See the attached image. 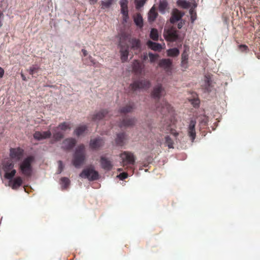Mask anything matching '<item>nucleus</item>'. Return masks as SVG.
<instances>
[{
    "mask_svg": "<svg viewBox=\"0 0 260 260\" xmlns=\"http://www.w3.org/2000/svg\"><path fill=\"white\" fill-rule=\"evenodd\" d=\"M86 159L85 148L83 144L79 145L76 149L72 160L73 165L79 168L83 164Z\"/></svg>",
    "mask_w": 260,
    "mask_h": 260,
    "instance_id": "nucleus-1",
    "label": "nucleus"
},
{
    "mask_svg": "<svg viewBox=\"0 0 260 260\" xmlns=\"http://www.w3.org/2000/svg\"><path fill=\"white\" fill-rule=\"evenodd\" d=\"M35 160V157L32 155L25 158L20 164L19 169L21 174L26 176H31L32 173V163Z\"/></svg>",
    "mask_w": 260,
    "mask_h": 260,
    "instance_id": "nucleus-2",
    "label": "nucleus"
},
{
    "mask_svg": "<svg viewBox=\"0 0 260 260\" xmlns=\"http://www.w3.org/2000/svg\"><path fill=\"white\" fill-rule=\"evenodd\" d=\"M122 160V166L126 167L125 169H129L131 171L132 174H133L134 169L133 166L135 162V157L134 154L131 152L124 151L120 155Z\"/></svg>",
    "mask_w": 260,
    "mask_h": 260,
    "instance_id": "nucleus-3",
    "label": "nucleus"
},
{
    "mask_svg": "<svg viewBox=\"0 0 260 260\" xmlns=\"http://www.w3.org/2000/svg\"><path fill=\"white\" fill-rule=\"evenodd\" d=\"M79 176L82 178H87L89 181L96 180L99 178L98 172L94 170L93 166H90L83 170Z\"/></svg>",
    "mask_w": 260,
    "mask_h": 260,
    "instance_id": "nucleus-4",
    "label": "nucleus"
},
{
    "mask_svg": "<svg viewBox=\"0 0 260 260\" xmlns=\"http://www.w3.org/2000/svg\"><path fill=\"white\" fill-rule=\"evenodd\" d=\"M150 85L149 81L144 79L134 82L130 84L129 88L134 92L139 89H148L150 87Z\"/></svg>",
    "mask_w": 260,
    "mask_h": 260,
    "instance_id": "nucleus-5",
    "label": "nucleus"
},
{
    "mask_svg": "<svg viewBox=\"0 0 260 260\" xmlns=\"http://www.w3.org/2000/svg\"><path fill=\"white\" fill-rule=\"evenodd\" d=\"M164 36L167 41L174 42L178 38V34L176 28L171 27L167 29H165Z\"/></svg>",
    "mask_w": 260,
    "mask_h": 260,
    "instance_id": "nucleus-6",
    "label": "nucleus"
},
{
    "mask_svg": "<svg viewBox=\"0 0 260 260\" xmlns=\"http://www.w3.org/2000/svg\"><path fill=\"white\" fill-rule=\"evenodd\" d=\"M119 4L121 7V13L122 14V23L125 24L127 23L129 18L127 8L128 1L120 0Z\"/></svg>",
    "mask_w": 260,
    "mask_h": 260,
    "instance_id": "nucleus-7",
    "label": "nucleus"
},
{
    "mask_svg": "<svg viewBox=\"0 0 260 260\" xmlns=\"http://www.w3.org/2000/svg\"><path fill=\"white\" fill-rule=\"evenodd\" d=\"M24 154V150L20 147L11 148L10 150V156L11 158L16 161L21 160Z\"/></svg>",
    "mask_w": 260,
    "mask_h": 260,
    "instance_id": "nucleus-8",
    "label": "nucleus"
},
{
    "mask_svg": "<svg viewBox=\"0 0 260 260\" xmlns=\"http://www.w3.org/2000/svg\"><path fill=\"white\" fill-rule=\"evenodd\" d=\"M156 110L162 115L166 116L172 111V107L166 101L163 100L160 104L157 105Z\"/></svg>",
    "mask_w": 260,
    "mask_h": 260,
    "instance_id": "nucleus-9",
    "label": "nucleus"
},
{
    "mask_svg": "<svg viewBox=\"0 0 260 260\" xmlns=\"http://www.w3.org/2000/svg\"><path fill=\"white\" fill-rule=\"evenodd\" d=\"M136 122V119L134 117H125L118 123V126L121 127H128L133 126Z\"/></svg>",
    "mask_w": 260,
    "mask_h": 260,
    "instance_id": "nucleus-10",
    "label": "nucleus"
},
{
    "mask_svg": "<svg viewBox=\"0 0 260 260\" xmlns=\"http://www.w3.org/2000/svg\"><path fill=\"white\" fill-rule=\"evenodd\" d=\"M76 143L77 141L75 139L67 138L63 141L61 147L64 150H70L76 145Z\"/></svg>",
    "mask_w": 260,
    "mask_h": 260,
    "instance_id": "nucleus-11",
    "label": "nucleus"
},
{
    "mask_svg": "<svg viewBox=\"0 0 260 260\" xmlns=\"http://www.w3.org/2000/svg\"><path fill=\"white\" fill-rule=\"evenodd\" d=\"M196 121L194 120H191L187 128V134L192 142H193L196 137Z\"/></svg>",
    "mask_w": 260,
    "mask_h": 260,
    "instance_id": "nucleus-12",
    "label": "nucleus"
},
{
    "mask_svg": "<svg viewBox=\"0 0 260 260\" xmlns=\"http://www.w3.org/2000/svg\"><path fill=\"white\" fill-rule=\"evenodd\" d=\"M100 163L102 168L107 171L111 170L113 166L112 161L104 156L101 157Z\"/></svg>",
    "mask_w": 260,
    "mask_h": 260,
    "instance_id": "nucleus-13",
    "label": "nucleus"
},
{
    "mask_svg": "<svg viewBox=\"0 0 260 260\" xmlns=\"http://www.w3.org/2000/svg\"><path fill=\"white\" fill-rule=\"evenodd\" d=\"M144 64L141 62L140 61L138 60H135L132 64V69L133 71L136 74L138 75H141L143 70H144Z\"/></svg>",
    "mask_w": 260,
    "mask_h": 260,
    "instance_id": "nucleus-14",
    "label": "nucleus"
},
{
    "mask_svg": "<svg viewBox=\"0 0 260 260\" xmlns=\"http://www.w3.org/2000/svg\"><path fill=\"white\" fill-rule=\"evenodd\" d=\"M165 89L161 84H158L154 88L151 93L152 96L156 99H159Z\"/></svg>",
    "mask_w": 260,
    "mask_h": 260,
    "instance_id": "nucleus-15",
    "label": "nucleus"
},
{
    "mask_svg": "<svg viewBox=\"0 0 260 260\" xmlns=\"http://www.w3.org/2000/svg\"><path fill=\"white\" fill-rule=\"evenodd\" d=\"M33 136L35 139L40 141L50 138L51 133L50 131L42 132L37 131L34 134Z\"/></svg>",
    "mask_w": 260,
    "mask_h": 260,
    "instance_id": "nucleus-16",
    "label": "nucleus"
},
{
    "mask_svg": "<svg viewBox=\"0 0 260 260\" xmlns=\"http://www.w3.org/2000/svg\"><path fill=\"white\" fill-rule=\"evenodd\" d=\"M183 14L177 9H174L172 13V16L170 18V21L171 23L174 24L176 22L179 21L183 16Z\"/></svg>",
    "mask_w": 260,
    "mask_h": 260,
    "instance_id": "nucleus-17",
    "label": "nucleus"
},
{
    "mask_svg": "<svg viewBox=\"0 0 260 260\" xmlns=\"http://www.w3.org/2000/svg\"><path fill=\"white\" fill-rule=\"evenodd\" d=\"M108 114V112L106 110H102L99 112L93 114L92 117V120L93 121H98L106 118Z\"/></svg>",
    "mask_w": 260,
    "mask_h": 260,
    "instance_id": "nucleus-18",
    "label": "nucleus"
},
{
    "mask_svg": "<svg viewBox=\"0 0 260 260\" xmlns=\"http://www.w3.org/2000/svg\"><path fill=\"white\" fill-rule=\"evenodd\" d=\"M135 108V104L134 103H129L126 104L125 106L121 107L119 110V112L121 114L131 113Z\"/></svg>",
    "mask_w": 260,
    "mask_h": 260,
    "instance_id": "nucleus-19",
    "label": "nucleus"
},
{
    "mask_svg": "<svg viewBox=\"0 0 260 260\" xmlns=\"http://www.w3.org/2000/svg\"><path fill=\"white\" fill-rule=\"evenodd\" d=\"M121 46L120 52L121 54V59L122 62H125L127 60L129 53L128 46L127 45L125 46H122L121 44H119Z\"/></svg>",
    "mask_w": 260,
    "mask_h": 260,
    "instance_id": "nucleus-20",
    "label": "nucleus"
},
{
    "mask_svg": "<svg viewBox=\"0 0 260 260\" xmlns=\"http://www.w3.org/2000/svg\"><path fill=\"white\" fill-rule=\"evenodd\" d=\"M104 142L102 139L98 138L90 140V147L91 148L96 149L103 145Z\"/></svg>",
    "mask_w": 260,
    "mask_h": 260,
    "instance_id": "nucleus-21",
    "label": "nucleus"
},
{
    "mask_svg": "<svg viewBox=\"0 0 260 260\" xmlns=\"http://www.w3.org/2000/svg\"><path fill=\"white\" fill-rule=\"evenodd\" d=\"M172 61L170 59H162L159 61V66L165 70H169L172 66Z\"/></svg>",
    "mask_w": 260,
    "mask_h": 260,
    "instance_id": "nucleus-22",
    "label": "nucleus"
},
{
    "mask_svg": "<svg viewBox=\"0 0 260 260\" xmlns=\"http://www.w3.org/2000/svg\"><path fill=\"white\" fill-rule=\"evenodd\" d=\"M147 45L148 48L155 51H160L162 49L161 44L153 42L150 40L147 42Z\"/></svg>",
    "mask_w": 260,
    "mask_h": 260,
    "instance_id": "nucleus-23",
    "label": "nucleus"
},
{
    "mask_svg": "<svg viewBox=\"0 0 260 260\" xmlns=\"http://www.w3.org/2000/svg\"><path fill=\"white\" fill-rule=\"evenodd\" d=\"M58 127H54L52 129L53 131V139L54 141H58L63 137V133L58 131Z\"/></svg>",
    "mask_w": 260,
    "mask_h": 260,
    "instance_id": "nucleus-24",
    "label": "nucleus"
},
{
    "mask_svg": "<svg viewBox=\"0 0 260 260\" xmlns=\"http://www.w3.org/2000/svg\"><path fill=\"white\" fill-rule=\"evenodd\" d=\"M134 21L137 27L142 28L143 27V19L140 13H137L134 16Z\"/></svg>",
    "mask_w": 260,
    "mask_h": 260,
    "instance_id": "nucleus-25",
    "label": "nucleus"
},
{
    "mask_svg": "<svg viewBox=\"0 0 260 260\" xmlns=\"http://www.w3.org/2000/svg\"><path fill=\"white\" fill-rule=\"evenodd\" d=\"M87 129V127L85 125H80L77 127L74 131V134L79 137L83 135Z\"/></svg>",
    "mask_w": 260,
    "mask_h": 260,
    "instance_id": "nucleus-26",
    "label": "nucleus"
},
{
    "mask_svg": "<svg viewBox=\"0 0 260 260\" xmlns=\"http://www.w3.org/2000/svg\"><path fill=\"white\" fill-rule=\"evenodd\" d=\"M157 13L154 7L151 8L148 13V20L149 22L154 21L157 16Z\"/></svg>",
    "mask_w": 260,
    "mask_h": 260,
    "instance_id": "nucleus-27",
    "label": "nucleus"
},
{
    "mask_svg": "<svg viewBox=\"0 0 260 260\" xmlns=\"http://www.w3.org/2000/svg\"><path fill=\"white\" fill-rule=\"evenodd\" d=\"M129 43L133 49H139L141 48V43L139 39L133 38L129 41Z\"/></svg>",
    "mask_w": 260,
    "mask_h": 260,
    "instance_id": "nucleus-28",
    "label": "nucleus"
},
{
    "mask_svg": "<svg viewBox=\"0 0 260 260\" xmlns=\"http://www.w3.org/2000/svg\"><path fill=\"white\" fill-rule=\"evenodd\" d=\"M125 140V133H122L117 134V138H116L115 142L117 145L122 146L124 144V140Z\"/></svg>",
    "mask_w": 260,
    "mask_h": 260,
    "instance_id": "nucleus-29",
    "label": "nucleus"
},
{
    "mask_svg": "<svg viewBox=\"0 0 260 260\" xmlns=\"http://www.w3.org/2000/svg\"><path fill=\"white\" fill-rule=\"evenodd\" d=\"M164 144L165 146H167L169 149L174 148V141L169 136H166L165 137Z\"/></svg>",
    "mask_w": 260,
    "mask_h": 260,
    "instance_id": "nucleus-30",
    "label": "nucleus"
},
{
    "mask_svg": "<svg viewBox=\"0 0 260 260\" xmlns=\"http://www.w3.org/2000/svg\"><path fill=\"white\" fill-rule=\"evenodd\" d=\"M22 184V180L20 177H17L13 180L12 188L16 189L20 187Z\"/></svg>",
    "mask_w": 260,
    "mask_h": 260,
    "instance_id": "nucleus-31",
    "label": "nucleus"
},
{
    "mask_svg": "<svg viewBox=\"0 0 260 260\" xmlns=\"http://www.w3.org/2000/svg\"><path fill=\"white\" fill-rule=\"evenodd\" d=\"M188 62V54L187 52L184 51L181 55V66L184 68H187Z\"/></svg>",
    "mask_w": 260,
    "mask_h": 260,
    "instance_id": "nucleus-32",
    "label": "nucleus"
},
{
    "mask_svg": "<svg viewBox=\"0 0 260 260\" xmlns=\"http://www.w3.org/2000/svg\"><path fill=\"white\" fill-rule=\"evenodd\" d=\"M168 3L166 0H162L160 1L159 5V11L162 13H164L165 12V10L168 7Z\"/></svg>",
    "mask_w": 260,
    "mask_h": 260,
    "instance_id": "nucleus-33",
    "label": "nucleus"
},
{
    "mask_svg": "<svg viewBox=\"0 0 260 260\" xmlns=\"http://www.w3.org/2000/svg\"><path fill=\"white\" fill-rule=\"evenodd\" d=\"M167 54L169 56H177L179 54V51L176 48L170 49L167 51Z\"/></svg>",
    "mask_w": 260,
    "mask_h": 260,
    "instance_id": "nucleus-34",
    "label": "nucleus"
},
{
    "mask_svg": "<svg viewBox=\"0 0 260 260\" xmlns=\"http://www.w3.org/2000/svg\"><path fill=\"white\" fill-rule=\"evenodd\" d=\"M150 37L154 41L158 40V32L156 28H152L150 34Z\"/></svg>",
    "mask_w": 260,
    "mask_h": 260,
    "instance_id": "nucleus-35",
    "label": "nucleus"
},
{
    "mask_svg": "<svg viewBox=\"0 0 260 260\" xmlns=\"http://www.w3.org/2000/svg\"><path fill=\"white\" fill-rule=\"evenodd\" d=\"M177 4L179 6H180L184 9H188L190 6V3L185 0H178L177 1Z\"/></svg>",
    "mask_w": 260,
    "mask_h": 260,
    "instance_id": "nucleus-36",
    "label": "nucleus"
},
{
    "mask_svg": "<svg viewBox=\"0 0 260 260\" xmlns=\"http://www.w3.org/2000/svg\"><path fill=\"white\" fill-rule=\"evenodd\" d=\"M60 184L61 186L64 188H67L70 185V181L69 178L67 177H62L60 179Z\"/></svg>",
    "mask_w": 260,
    "mask_h": 260,
    "instance_id": "nucleus-37",
    "label": "nucleus"
},
{
    "mask_svg": "<svg viewBox=\"0 0 260 260\" xmlns=\"http://www.w3.org/2000/svg\"><path fill=\"white\" fill-rule=\"evenodd\" d=\"M113 3V0H104L101 2L102 7L103 9L110 8Z\"/></svg>",
    "mask_w": 260,
    "mask_h": 260,
    "instance_id": "nucleus-38",
    "label": "nucleus"
},
{
    "mask_svg": "<svg viewBox=\"0 0 260 260\" xmlns=\"http://www.w3.org/2000/svg\"><path fill=\"white\" fill-rule=\"evenodd\" d=\"M39 70L40 67L38 66L32 65L27 71L30 75L33 76L36 73H37Z\"/></svg>",
    "mask_w": 260,
    "mask_h": 260,
    "instance_id": "nucleus-39",
    "label": "nucleus"
},
{
    "mask_svg": "<svg viewBox=\"0 0 260 260\" xmlns=\"http://www.w3.org/2000/svg\"><path fill=\"white\" fill-rule=\"evenodd\" d=\"M57 127H58V128H60L64 131H66L67 129H70L71 128L70 124L66 122H63L60 123Z\"/></svg>",
    "mask_w": 260,
    "mask_h": 260,
    "instance_id": "nucleus-40",
    "label": "nucleus"
},
{
    "mask_svg": "<svg viewBox=\"0 0 260 260\" xmlns=\"http://www.w3.org/2000/svg\"><path fill=\"white\" fill-rule=\"evenodd\" d=\"M205 86L206 89L208 91H209L210 90V87L211 84V80L210 77L205 76Z\"/></svg>",
    "mask_w": 260,
    "mask_h": 260,
    "instance_id": "nucleus-41",
    "label": "nucleus"
},
{
    "mask_svg": "<svg viewBox=\"0 0 260 260\" xmlns=\"http://www.w3.org/2000/svg\"><path fill=\"white\" fill-rule=\"evenodd\" d=\"M16 171L14 169L12 170L10 172H7L5 174V177L8 179H12L15 175Z\"/></svg>",
    "mask_w": 260,
    "mask_h": 260,
    "instance_id": "nucleus-42",
    "label": "nucleus"
},
{
    "mask_svg": "<svg viewBox=\"0 0 260 260\" xmlns=\"http://www.w3.org/2000/svg\"><path fill=\"white\" fill-rule=\"evenodd\" d=\"M148 56L151 62H154L158 58L159 55L157 54H153L152 53H148Z\"/></svg>",
    "mask_w": 260,
    "mask_h": 260,
    "instance_id": "nucleus-43",
    "label": "nucleus"
},
{
    "mask_svg": "<svg viewBox=\"0 0 260 260\" xmlns=\"http://www.w3.org/2000/svg\"><path fill=\"white\" fill-rule=\"evenodd\" d=\"M146 0H135L136 9H139L142 7L146 3Z\"/></svg>",
    "mask_w": 260,
    "mask_h": 260,
    "instance_id": "nucleus-44",
    "label": "nucleus"
},
{
    "mask_svg": "<svg viewBox=\"0 0 260 260\" xmlns=\"http://www.w3.org/2000/svg\"><path fill=\"white\" fill-rule=\"evenodd\" d=\"M117 177L121 180H123L128 177V173L126 172H122L120 173Z\"/></svg>",
    "mask_w": 260,
    "mask_h": 260,
    "instance_id": "nucleus-45",
    "label": "nucleus"
},
{
    "mask_svg": "<svg viewBox=\"0 0 260 260\" xmlns=\"http://www.w3.org/2000/svg\"><path fill=\"white\" fill-rule=\"evenodd\" d=\"M58 173L60 174L63 171L64 167H63L62 162L61 160H59L58 161Z\"/></svg>",
    "mask_w": 260,
    "mask_h": 260,
    "instance_id": "nucleus-46",
    "label": "nucleus"
},
{
    "mask_svg": "<svg viewBox=\"0 0 260 260\" xmlns=\"http://www.w3.org/2000/svg\"><path fill=\"white\" fill-rule=\"evenodd\" d=\"M88 58L89 60V61L91 62L92 65H95L96 63V62L95 61L94 59L92 58V56H89Z\"/></svg>",
    "mask_w": 260,
    "mask_h": 260,
    "instance_id": "nucleus-47",
    "label": "nucleus"
},
{
    "mask_svg": "<svg viewBox=\"0 0 260 260\" xmlns=\"http://www.w3.org/2000/svg\"><path fill=\"white\" fill-rule=\"evenodd\" d=\"M4 70L2 68L0 67V79L3 78L4 75Z\"/></svg>",
    "mask_w": 260,
    "mask_h": 260,
    "instance_id": "nucleus-48",
    "label": "nucleus"
},
{
    "mask_svg": "<svg viewBox=\"0 0 260 260\" xmlns=\"http://www.w3.org/2000/svg\"><path fill=\"white\" fill-rule=\"evenodd\" d=\"M3 16V13L0 11V27H1L3 25V23L1 21V18Z\"/></svg>",
    "mask_w": 260,
    "mask_h": 260,
    "instance_id": "nucleus-49",
    "label": "nucleus"
},
{
    "mask_svg": "<svg viewBox=\"0 0 260 260\" xmlns=\"http://www.w3.org/2000/svg\"><path fill=\"white\" fill-rule=\"evenodd\" d=\"M81 51L83 53L84 56H86L87 55V51L85 49H82Z\"/></svg>",
    "mask_w": 260,
    "mask_h": 260,
    "instance_id": "nucleus-50",
    "label": "nucleus"
},
{
    "mask_svg": "<svg viewBox=\"0 0 260 260\" xmlns=\"http://www.w3.org/2000/svg\"><path fill=\"white\" fill-rule=\"evenodd\" d=\"M98 0H89V2L90 5H94L95 4Z\"/></svg>",
    "mask_w": 260,
    "mask_h": 260,
    "instance_id": "nucleus-51",
    "label": "nucleus"
},
{
    "mask_svg": "<svg viewBox=\"0 0 260 260\" xmlns=\"http://www.w3.org/2000/svg\"><path fill=\"white\" fill-rule=\"evenodd\" d=\"M182 26H183V23H182V22H180L178 23V25H177V27H178V28L179 29L181 28H182Z\"/></svg>",
    "mask_w": 260,
    "mask_h": 260,
    "instance_id": "nucleus-52",
    "label": "nucleus"
},
{
    "mask_svg": "<svg viewBox=\"0 0 260 260\" xmlns=\"http://www.w3.org/2000/svg\"><path fill=\"white\" fill-rule=\"evenodd\" d=\"M196 14L195 13L194 16L193 15L191 16V19L192 22L194 21V20L196 19Z\"/></svg>",
    "mask_w": 260,
    "mask_h": 260,
    "instance_id": "nucleus-53",
    "label": "nucleus"
},
{
    "mask_svg": "<svg viewBox=\"0 0 260 260\" xmlns=\"http://www.w3.org/2000/svg\"><path fill=\"white\" fill-rule=\"evenodd\" d=\"M96 64L93 65L95 67H100L101 66V64L99 62H96Z\"/></svg>",
    "mask_w": 260,
    "mask_h": 260,
    "instance_id": "nucleus-54",
    "label": "nucleus"
},
{
    "mask_svg": "<svg viewBox=\"0 0 260 260\" xmlns=\"http://www.w3.org/2000/svg\"><path fill=\"white\" fill-rule=\"evenodd\" d=\"M189 13L191 16L193 15L194 13V10L192 9H190Z\"/></svg>",
    "mask_w": 260,
    "mask_h": 260,
    "instance_id": "nucleus-55",
    "label": "nucleus"
},
{
    "mask_svg": "<svg viewBox=\"0 0 260 260\" xmlns=\"http://www.w3.org/2000/svg\"><path fill=\"white\" fill-rule=\"evenodd\" d=\"M21 76L22 79V80L23 81H26V80L25 76L23 74H21Z\"/></svg>",
    "mask_w": 260,
    "mask_h": 260,
    "instance_id": "nucleus-56",
    "label": "nucleus"
},
{
    "mask_svg": "<svg viewBox=\"0 0 260 260\" xmlns=\"http://www.w3.org/2000/svg\"><path fill=\"white\" fill-rule=\"evenodd\" d=\"M148 58V55L147 54L144 55L143 60H146Z\"/></svg>",
    "mask_w": 260,
    "mask_h": 260,
    "instance_id": "nucleus-57",
    "label": "nucleus"
},
{
    "mask_svg": "<svg viewBox=\"0 0 260 260\" xmlns=\"http://www.w3.org/2000/svg\"><path fill=\"white\" fill-rule=\"evenodd\" d=\"M239 48H240V49H242V48H244V45L241 44V45H239Z\"/></svg>",
    "mask_w": 260,
    "mask_h": 260,
    "instance_id": "nucleus-58",
    "label": "nucleus"
},
{
    "mask_svg": "<svg viewBox=\"0 0 260 260\" xmlns=\"http://www.w3.org/2000/svg\"><path fill=\"white\" fill-rule=\"evenodd\" d=\"M118 171H122V169L119 168V169H118Z\"/></svg>",
    "mask_w": 260,
    "mask_h": 260,
    "instance_id": "nucleus-59",
    "label": "nucleus"
},
{
    "mask_svg": "<svg viewBox=\"0 0 260 260\" xmlns=\"http://www.w3.org/2000/svg\"><path fill=\"white\" fill-rule=\"evenodd\" d=\"M240 10L241 13H242V11H241V8H240Z\"/></svg>",
    "mask_w": 260,
    "mask_h": 260,
    "instance_id": "nucleus-60",
    "label": "nucleus"
},
{
    "mask_svg": "<svg viewBox=\"0 0 260 260\" xmlns=\"http://www.w3.org/2000/svg\"><path fill=\"white\" fill-rule=\"evenodd\" d=\"M167 126H170V124H168Z\"/></svg>",
    "mask_w": 260,
    "mask_h": 260,
    "instance_id": "nucleus-61",
    "label": "nucleus"
}]
</instances>
